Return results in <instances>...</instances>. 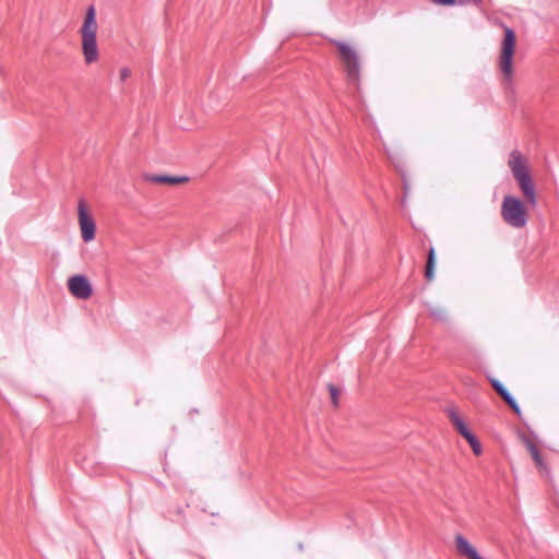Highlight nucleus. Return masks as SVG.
<instances>
[{
	"mask_svg": "<svg viewBox=\"0 0 559 559\" xmlns=\"http://www.w3.org/2000/svg\"><path fill=\"white\" fill-rule=\"evenodd\" d=\"M97 31L98 25L96 21V10L93 5H91L86 10L83 24L79 31L81 36L82 56L86 66H92L98 62L100 58L97 44Z\"/></svg>",
	"mask_w": 559,
	"mask_h": 559,
	"instance_id": "nucleus-1",
	"label": "nucleus"
},
{
	"mask_svg": "<svg viewBox=\"0 0 559 559\" xmlns=\"http://www.w3.org/2000/svg\"><path fill=\"white\" fill-rule=\"evenodd\" d=\"M508 166L526 202L535 206L537 195L535 185L528 171L527 159L520 151L514 150L509 155Z\"/></svg>",
	"mask_w": 559,
	"mask_h": 559,
	"instance_id": "nucleus-2",
	"label": "nucleus"
},
{
	"mask_svg": "<svg viewBox=\"0 0 559 559\" xmlns=\"http://www.w3.org/2000/svg\"><path fill=\"white\" fill-rule=\"evenodd\" d=\"M331 43L337 49V55L343 63L347 82L356 90H359L361 62L357 50L345 41L332 39Z\"/></svg>",
	"mask_w": 559,
	"mask_h": 559,
	"instance_id": "nucleus-3",
	"label": "nucleus"
},
{
	"mask_svg": "<svg viewBox=\"0 0 559 559\" xmlns=\"http://www.w3.org/2000/svg\"><path fill=\"white\" fill-rule=\"evenodd\" d=\"M503 29L504 38L501 43L498 68L503 76L502 84L506 88H511L513 82V58L515 52L516 35L514 31L508 26H504Z\"/></svg>",
	"mask_w": 559,
	"mask_h": 559,
	"instance_id": "nucleus-4",
	"label": "nucleus"
},
{
	"mask_svg": "<svg viewBox=\"0 0 559 559\" xmlns=\"http://www.w3.org/2000/svg\"><path fill=\"white\" fill-rule=\"evenodd\" d=\"M501 217L503 222L513 228H523L528 221V212L525 203L513 195H506L501 203Z\"/></svg>",
	"mask_w": 559,
	"mask_h": 559,
	"instance_id": "nucleus-5",
	"label": "nucleus"
},
{
	"mask_svg": "<svg viewBox=\"0 0 559 559\" xmlns=\"http://www.w3.org/2000/svg\"><path fill=\"white\" fill-rule=\"evenodd\" d=\"M78 223L83 241L91 242L94 240L96 224L84 200H80L78 203Z\"/></svg>",
	"mask_w": 559,
	"mask_h": 559,
	"instance_id": "nucleus-6",
	"label": "nucleus"
},
{
	"mask_svg": "<svg viewBox=\"0 0 559 559\" xmlns=\"http://www.w3.org/2000/svg\"><path fill=\"white\" fill-rule=\"evenodd\" d=\"M67 287L70 294L81 300H87L93 295V286L90 280L82 274H76L68 278Z\"/></svg>",
	"mask_w": 559,
	"mask_h": 559,
	"instance_id": "nucleus-7",
	"label": "nucleus"
},
{
	"mask_svg": "<svg viewBox=\"0 0 559 559\" xmlns=\"http://www.w3.org/2000/svg\"><path fill=\"white\" fill-rule=\"evenodd\" d=\"M448 416L453 425V427L456 429V431L465 439L467 440L469 437L473 436L472 431L468 429L466 423L464 419L460 416V414L455 409H449Z\"/></svg>",
	"mask_w": 559,
	"mask_h": 559,
	"instance_id": "nucleus-8",
	"label": "nucleus"
},
{
	"mask_svg": "<svg viewBox=\"0 0 559 559\" xmlns=\"http://www.w3.org/2000/svg\"><path fill=\"white\" fill-rule=\"evenodd\" d=\"M145 180L159 185H180L188 181L187 177L167 176V175H148L145 176Z\"/></svg>",
	"mask_w": 559,
	"mask_h": 559,
	"instance_id": "nucleus-9",
	"label": "nucleus"
},
{
	"mask_svg": "<svg viewBox=\"0 0 559 559\" xmlns=\"http://www.w3.org/2000/svg\"><path fill=\"white\" fill-rule=\"evenodd\" d=\"M491 385L496 390V392L501 396V399L512 408V411L516 414H520V407L511 396V394L503 388V385L498 380H491Z\"/></svg>",
	"mask_w": 559,
	"mask_h": 559,
	"instance_id": "nucleus-10",
	"label": "nucleus"
},
{
	"mask_svg": "<svg viewBox=\"0 0 559 559\" xmlns=\"http://www.w3.org/2000/svg\"><path fill=\"white\" fill-rule=\"evenodd\" d=\"M525 445H526L527 450L530 451V454H531L532 459L534 460L536 466L540 471L546 469L545 462H544L537 447L535 445V443L531 440H525Z\"/></svg>",
	"mask_w": 559,
	"mask_h": 559,
	"instance_id": "nucleus-11",
	"label": "nucleus"
},
{
	"mask_svg": "<svg viewBox=\"0 0 559 559\" xmlns=\"http://www.w3.org/2000/svg\"><path fill=\"white\" fill-rule=\"evenodd\" d=\"M425 277L427 281H432L435 277V249L430 248L425 270Z\"/></svg>",
	"mask_w": 559,
	"mask_h": 559,
	"instance_id": "nucleus-12",
	"label": "nucleus"
},
{
	"mask_svg": "<svg viewBox=\"0 0 559 559\" xmlns=\"http://www.w3.org/2000/svg\"><path fill=\"white\" fill-rule=\"evenodd\" d=\"M466 441L471 445L475 455L478 456L481 454V452H483L481 444L474 435L472 437H469Z\"/></svg>",
	"mask_w": 559,
	"mask_h": 559,
	"instance_id": "nucleus-13",
	"label": "nucleus"
},
{
	"mask_svg": "<svg viewBox=\"0 0 559 559\" xmlns=\"http://www.w3.org/2000/svg\"><path fill=\"white\" fill-rule=\"evenodd\" d=\"M328 389L330 392V397H331V402H332L333 406L337 407L338 406V396L341 394V391L334 384H329Z\"/></svg>",
	"mask_w": 559,
	"mask_h": 559,
	"instance_id": "nucleus-14",
	"label": "nucleus"
},
{
	"mask_svg": "<svg viewBox=\"0 0 559 559\" xmlns=\"http://www.w3.org/2000/svg\"><path fill=\"white\" fill-rule=\"evenodd\" d=\"M430 314H431L432 318H435L438 321H444L448 318L447 311L444 309H441V308H437V309L431 310Z\"/></svg>",
	"mask_w": 559,
	"mask_h": 559,
	"instance_id": "nucleus-15",
	"label": "nucleus"
},
{
	"mask_svg": "<svg viewBox=\"0 0 559 559\" xmlns=\"http://www.w3.org/2000/svg\"><path fill=\"white\" fill-rule=\"evenodd\" d=\"M131 76V70L123 67L119 70V80L121 83L126 82Z\"/></svg>",
	"mask_w": 559,
	"mask_h": 559,
	"instance_id": "nucleus-16",
	"label": "nucleus"
},
{
	"mask_svg": "<svg viewBox=\"0 0 559 559\" xmlns=\"http://www.w3.org/2000/svg\"><path fill=\"white\" fill-rule=\"evenodd\" d=\"M435 4L439 5H454L456 4V0H430Z\"/></svg>",
	"mask_w": 559,
	"mask_h": 559,
	"instance_id": "nucleus-17",
	"label": "nucleus"
},
{
	"mask_svg": "<svg viewBox=\"0 0 559 559\" xmlns=\"http://www.w3.org/2000/svg\"><path fill=\"white\" fill-rule=\"evenodd\" d=\"M456 3H459L461 5H465V4H469V3L479 4L480 0H459V1H456Z\"/></svg>",
	"mask_w": 559,
	"mask_h": 559,
	"instance_id": "nucleus-18",
	"label": "nucleus"
}]
</instances>
